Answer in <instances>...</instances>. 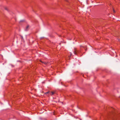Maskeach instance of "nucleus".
<instances>
[{
    "label": "nucleus",
    "mask_w": 120,
    "mask_h": 120,
    "mask_svg": "<svg viewBox=\"0 0 120 120\" xmlns=\"http://www.w3.org/2000/svg\"><path fill=\"white\" fill-rule=\"evenodd\" d=\"M113 11L114 12H115V10L113 9Z\"/></svg>",
    "instance_id": "f8f14e48"
},
{
    "label": "nucleus",
    "mask_w": 120,
    "mask_h": 120,
    "mask_svg": "<svg viewBox=\"0 0 120 120\" xmlns=\"http://www.w3.org/2000/svg\"><path fill=\"white\" fill-rule=\"evenodd\" d=\"M55 93V92H54L52 91L50 92H49V94L51 95H53Z\"/></svg>",
    "instance_id": "f03ea898"
},
{
    "label": "nucleus",
    "mask_w": 120,
    "mask_h": 120,
    "mask_svg": "<svg viewBox=\"0 0 120 120\" xmlns=\"http://www.w3.org/2000/svg\"><path fill=\"white\" fill-rule=\"evenodd\" d=\"M112 109H113L114 111L113 112V111L112 112V114H114V113H115V111H115V109H114L113 108Z\"/></svg>",
    "instance_id": "39448f33"
},
{
    "label": "nucleus",
    "mask_w": 120,
    "mask_h": 120,
    "mask_svg": "<svg viewBox=\"0 0 120 120\" xmlns=\"http://www.w3.org/2000/svg\"><path fill=\"white\" fill-rule=\"evenodd\" d=\"M23 21V20H21L20 21V22H22V21Z\"/></svg>",
    "instance_id": "9b49d317"
},
{
    "label": "nucleus",
    "mask_w": 120,
    "mask_h": 120,
    "mask_svg": "<svg viewBox=\"0 0 120 120\" xmlns=\"http://www.w3.org/2000/svg\"><path fill=\"white\" fill-rule=\"evenodd\" d=\"M77 53H74V54L75 55H77Z\"/></svg>",
    "instance_id": "6e6552de"
},
{
    "label": "nucleus",
    "mask_w": 120,
    "mask_h": 120,
    "mask_svg": "<svg viewBox=\"0 0 120 120\" xmlns=\"http://www.w3.org/2000/svg\"><path fill=\"white\" fill-rule=\"evenodd\" d=\"M5 9H6V10H7V9L6 8Z\"/></svg>",
    "instance_id": "4468645a"
},
{
    "label": "nucleus",
    "mask_w": 120,
    "mask_h": 120,
    "mask_svg": "<svg viewBox=\"0 0 120 120\" xmlns=\"http://www.w3.org/2000/svg\"><path fill=\"white\" fill-rule=\"evenodd\" d=\"M72 54L71 53L70 54V56H69V58H70V57H72Z\"/></svg>",
    "instance_id": "423d86ee"
},
{
    "label": "nucleus",
    "mask_w": 120,
    "mask_h": 120,
    "mask_svg": "<svg viewBox=\"0 0 120 120\" xmlns=\"http://www.w3.org/2000/svg\"><path fill=\"white\" fill-rule=\"evenodd\" d=\"M116 53H115V54H116ZM116 56H117V55H116Z\"/></svg>",
    "instance_id": "ddd939ff"
},
{
    "label": "nucleus",
    "mask_w": 120,
    "mask_h": 120,
    "mask_svg": "<svg viewBox=\"0 0 120 120\" xmlns=\"http://www.w3.org/2000/svg\"><path fill=\"white\" fill-rule=\"evenodd\" d=\"M49 92H50L49 91H48L45 93V94H46L47 95V94H48L49 93Z\"/></svg>",
    "instance_id": "0eeeda50"
},
{
    "label": "nucleus",
    "mask_w": 120,
    "mask_h": 120,
    "mask_svg": "<svg viewBox=\"0 0 120 120\" xmlns=\"http://www.w3.org/2000/svg\"><path fill=\"white\" fill-rule=\"evenodd\" d=\"M39 61L41 62V63L44 64L45 65H46L48 63V62H47L44 61H42L41 60H39Z\"/></svg>",
    "instance_id": "f257e3e1"
},
{
    "label": "nucleus",
    "mask_w": 120,
    "mask_h": 120,
    "mask_svg": "<svg viewBox=\"0 0 120 120\" xmlns=\"http://www.w3.org/2000/svg\"><path fill=\"white\" fill-rule=\"evenodd\" d=\"M21 38H22V39H23V37L22 36H21Z\"/></svg>",
    "instance_id": "9d476101"
},
{
    "label": "nucleus",
    "mask_w": 120,
    "mask_h": 120,
    "mask_svg": "<svg viewBox=\"0 0 120 120\" xmlns=\"http://www.w3.org/2000/svg\"><path fill=\"white\" fill-rule=\"evenodd\" d=\"M75 52V53L76 52Z\"/></svg>",
    "instance_id": "2eb2a0df"
},
{
    "label": "nucleus",
    "mask_w": 120,
    "mask_h": 120,
    "mask_svg": "<svg viewBox=\"0 0 120 120\" xmlns=\"http://www.w3.org/2000/svg\"><path fill=\"white\" fill-rule=\"evenodd\" d=\"M82 48H83L84 50H86V46H84V47H83V46H82Z\"/></svg>",
    "instance_id": "20e7f679"
},
{
    "label": "nucleus",
    "mask_w": 120,
    "mask_h": 120,
    "mask_svg": "<svg viewBox=\"0 0 120 120\" xmlns=\"http://www.w3.org/2000/svg\"><path fill=\"white\" fill-rule=\"evenodd\" d=\"M29 26H27L26 27L25 29V30L26 31H27L28 30V29L29 28Z\"/></svg>",
    "instance_id": "7ed1b4c3"
},
{
    "label": "nucleus",
    "mask_w": 120,
    "mask_h": 120,
    "mask_svg": "<svg viewBox=\"0 0 120 120\" xmlns=\"http://www.w3.org/2000/svg\"><path fill=\"white\" fill-rule=\"evenodd\" d=\"M21 38H22V39H23V37L22 36H21Z\"/></svg>",
    "instance_id": "1a4fd4ad"
}]
</instances>
